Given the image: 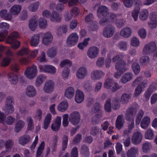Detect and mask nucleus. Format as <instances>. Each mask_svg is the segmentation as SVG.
<instances>
[{"label": "nucleus", "instance_id": "obj_20", "mask_svg": "<svg viewBox=\"0 0 157 157\" xmlns=\"http://www.w3.org/2000/svg\"><path fill=\"white\" fill-rule=\"evenodd\" d=\"M40 41V35L38 34H36L31 37L30 41V44L32 47H36L39 44Z\"/></svg>", "mask_w": 157, "mask_h": 157}, {"label": "nucleus", "instance_id": "obj_31", "mask_svg": "<svg viewBox=\"0 0 157 157\" xmlns=\"http://www.w3.org/2000/svg\"><path fill=\"white\" fill-rule=\"evenodd\" d=\"M47 78V76L43 75H38L37 77L35 85L36 86H40L43 82Z\"/></svg>", "mask_w": 157, "mask_h": 157}, {"label": "nucleus", "instance_id": "obj_50", "mask_svg": "<svg viewBox=\"0 0 157 157\" xmlns=\"http://www.w3.org/2000/svg\"><path fill=\"white\" fill-rule=\"evenodd\" d=\"M4 110L6 113L10 114L14 112V109L13 105H5Z\"/></svg>", "mask_w": 157, "mask_h": 157}, {"label": "nucleus", "instance_id": "obj_33", "mask_svg": "<svg viewBox=\"0 0 157 157\" xmlns=\"http://www.w3.org/2000/svg\"><path fill=\"white\" fill-rule=\"evenodd\" d=\"M146 83H142L141 84V86L139 85L136 88L134 92V97H137L142 92V88L145 87Z\"/></svg>", "mask_w": 157, "mask_h": 157}, {"label": "nucleus", "instance_id": "obj_56", "mask_svg": "<svg viewBox=\"0 0 157 157\" xmlns=\"http://www.w3.org/2000/svg\"><path fill=\"white\" fill-rule=\"evenodd\" d=\"M39 25L40 28L44 29L46 28L48 25L47 20L43 18H40L39 20Z\"/></svg>", "mask_w": 157, "mask_h": 157}, {"label": "nucleus", "instance_id": "obj_4", "mask_svg": "<svg viewBox=\"0 0 157 157\" xmlns=\"http://www.w3.org/2000/svg\"><path fill=\"white\" fill-rule=\"evenodd\" d=\"M38 72L37 67L35 65L27 68L24 72L25 76L29 79H33L37 75Z\"/></svg>", "mask_w": 157, "mask_h": 157}, {"label": "nucleus", "instance_id": "obj_13", "mask_svg": "<svg viewBox=\"0 0 157 157\" xmlns=\"http://www.w3.org/2000/svg\"><path fill=\"white\" fill-rule=\"evenodd\" d=\"M115 32V28L112 25H108L105 27L103 31V36L106 38H109L113 35Z\"/></svg>", "mask_w": 157, "mask_h": 157}, {"label": "nucleus", "instance_id": "obj_39", "mask_svg": "<svg viewBox=\"0 0 157 157\" xmlns=\"http://www.w3.org/2000/svg\"><path fill=\"white\" fill-rule=\"evenodd\" d=\"M114 82V80L110 78H108L105 80L104 84V86L106 89H109L113 86Z\"/></svg>", "mask_w": 157, "mask_h": 157}, {"label": "nucleus", "instance_id": "obj_51", "mask_svg": "<svg viewBox=\"0 0 157 157\" xmlns=\"http://www.w3.org/2000/svg\"><path fill=\"white\" fill-rule=\"evenodd\" d=\"M154 133L151 129H148L146 130L144 135L146 139L151 140L154 138Z\"/></svg>", "mask_w": 157, "mask_h": 157}, {"label": "nucleus", "instance_id": "obj_9", "mask_svg": "<svg viewBox=\"0 0 157 157\" xmlns=\"http://www.w3.org/2000/svg\"><path fill=\"white\" fill-rule=\"evenodd\" d=\"M105 75V73L103 71L95 70L91 73L90 77L93 80L96 81L101 79Z\"/></svg>", "mask_w": 157, "mask_h": 157}, {"label": "nucleus", "instance_id": "obj_3", "mask_svg": "<svg viewBox=\"0 0 157 157\" xmlns=\"http://www.w3.org/2000/svg\"><path fill=\"white\" fill-rule=\"evenodd\" d=\"M139 108V107L138 105H134L128 109L125 113L126 120L128 121H134V117Z\"/></svg>", "mask_w": 157, "mask_h": 157}, {"label": "nucleus", "instance_id": "obj_43", "mask_svg": "<svg viewBox=\"0 0 157 157\" xmlns=\"http://www.w3.org/2000/svg\"><path fill=\"white\" fill-rule=\"evenodd\" d=\"M57 53V49L54 47L49 48L47 52V54L48 56L51 58H53L55 56Z\"/></svg>", "mask_w": 157, "mask_h": 157}, {"label": "nucleus", "instance_id": "obj_11", "mask_svg": "<svg viewBox=\"0 0 157 157\" xmlns=\"http://www.w3.org/2000/svg\"><path fill=\"white\" fill-rule=\"evenodd\" d=\"M87 74L88 71L86 68L84 67H82L77 70L76 75L78 79H82L85 78Z\"/></svg>", "mask_w": 157, "mask_h": 157}, {"label": "nucleus", "instance_id": "obj_6", "mask_svg": "<svg viewBox=\"0 0 157 157\" xmlns=\"http://www.w3.org/2000/svg\"><path fill=\"white\" fill-rule=\"evenodd\" d=\"M78 36L76 33H72L67 38L66 41L67 45L69 46L75 45L78 42Z\"/></svg>", "mask_w": 157, "mask_h": 157}, {"label": "nucleus", "instance_id": "obj_8", "mask_svg": "<svg viewBox=\"0 0 157 157\" xmlns=\"http://www.w3.org/2000/svg\"><path fill=\"white\" fill-rule=\"evenodd\" d=\"M69 119L70 123L73 125L77 124L79 123L80 119L79 113L77 111L72 112L70 114Z\"/></svg>", "mask_w": 157, "mask_h": 157}, {"label": "nucleus", "instance_id": "obj_5", "mask_svg": "<svg viewBox=\"0 0 157 157\" xmlns=\"http://www.w3.org/2000/svg\"><path fill=\"white\" fill-rule=\"evenodd\" d=\"M10 28L9 24L6 22H2L0 24V41H4L8 34L7 29Z\"/></svg>", "mask_w": 157, "mask_h": 157}, {"label": "nucleus", "instance_id": "obj_15", "mask_svg": "<svg viewBox=\"0 0 157 157\" xmlns=\"http://www.w3.org/2000/svg\"><path fill=\"white\" fill-rule=\"evenodd\" d=\"M109 10L107 7L104 6H101L98 8L97 10V16L99 18L102 17H106L108 15Z\"/></svg>", "mask_w": 157, "mask_h": 157}, {"label": "nucleus", "instance_id": "obj_18", "mask_svg": "<svg viewBox=\"0 0 157 157\" xmlns=\"http://www.w3.org/2000/svg\"><path fill=\"white\" fill-rule=\"evenodd\" d=\"M31 139L29 135L25 134L19 138L18 142L21 145L25 146L29 142Z\"/></svg>", "mask_w": 157, "mask_h": 157}, {"label": "nucleus", "instance_id": "obj_25", "mask_svg": "<svg viewBox=\"0 0 157 157\" xmlns=\"http://www.w3.org/2000/svg\"><path fill=\"white\" fill-rule=\"evenodd\" d=\"M123 115L121 114L118 115L117 118L116 122V128L120 129L123 127L124 122V119H123Z\"/></svg>", "mask_w": 157, "mask_h": 157}, {"label": "nucleus", "instance_id": "obj_17", "mask_svg": "<svg viewBox=\"0 0 157 157\" xmlns=\"http://www.w3.org/2000/svg\"><path fill=\"white\" fill-rule=\"evenodd\" d=\"M25 94L27 96L29 97L35 96L36 94V88L32 85L28 86L26 89Z\"/></svg>", "mask_w": 157, "mask_h": 157}, {"label": "nucleus", "instance_id": "obj_32", "mask_svg": "<svg viewBox=\"0 0 157 157\" xmlns=\"http://www.w3.org/2000/svg\"><path fill=\"white\" fill-rule=\"evenodd\" d=\"M0 16L6 20L10 21L12 18L11 15L7 13V10H2L0 12Z\"/></svg>", "mask_w": 157, "mask_h": 157}, {"label": "nucleus", "instance_id": "obj_60", "mask_svg": "<svg viewBox=\"0 0 157 157\" xmlns=\"http://www.w3.org/2000/svg\"><path fill=\"white\" fill-rule=\"evenodd\" d=\"M28 123V128L29 130H32L34 128L33 121L31 117H28L26 119Z\"/></svg>", "mask_w": 157, "mask_h": 157}, {"label": "nucleus", "instance_id": "obj_36", "mask_svg": "<svg viewBox=\"0 0 157 157\" xmlns=\"http://www.w3.org/2000/svg\"><path fill=\"white\" fill-rule=\"evenodd\" d=\"M148 15L149 13L148 10L146 9H143L140 12L139 18L142 21H145L147 19Z\"/></svg>", "mask_w": 157, "mask_h": 157}, {"label": "nucleus", "instance_id": "obj_26", "mask_svg": "<svg viewBox=\"0 0 157 157\" xmlns=\"http://www.w3.org/2000/svg\"><path fill=\"white\" fill-rule=\"evenodd\" d=\"M9 81L13 84H16L18 81V76L17 75L12 72H10L8 74Z\"/></svg>", "mask_w": 157, "mask_h": 157}, {"label": "nucleus", "instance_id": "obj_55", "mask_svg": "<svg viewBox=\"0 0 157 157\" xmlns=\"http://www.w3.org/2000/svg\"><path fill=\"white\" fill-rule=\"evenodd\" d=\"M140 10V7H135L134 9L132 11V16L134 21H137L138 18V13Z\"/></svg>", "mask_w": 157, "mask_h": 157}, {"label": "nucleus", "instance_id": "obj_49", "mask_svg": "<svg viewBox=\"0 0 157 157\" xmlns=\"http://www.w3.org/2000/svg\"><path fill=\"white\" fill-rule=\"evenodd\" d=\"M15 121V118L14 117L10 115L5 119L4 123H6L8 125H11L14 123Z\"/></svg>", "mask_w": 157, "mask_h": 157}, {"label": "nucleus", "instance_id": "obj_7", "mask_svg": "<svg viewBox=\"0 0 157 157\" xmlns=\"http://www.w3.org/2000/svg\"><path fill=\"white\" fill-rule=\"evenodd\" d=\"M99 49L97 47L92 46L90 48L87 50V55L90 59H94L98 55Z\"/></svg>", "mask_w": 157, "mask_h": 157}, {"label": "nucleus", "instance_id": "obj_62", "mask_svg": "<svg viewBox=\"0 0 157 157\" xmlns=\"http://www.w3.org/2000/svg\"><path fill=\"white\" fill-rule=\"evenodd\" d=\"M149 27L151 29H155L157 26V21L155 19L151 17V21L148 23Z\"/></svg>", "mask_w": 157, "mask_h": 157}, {"label": "nucleus", "instance_id": "obj_16", "mask_svg": "<svg viewBox=\"0 0 157 157\" xmlns=\"http://www.w3.org/2000/svg\"><path fill=\"white\" fill-rule=\"evenodd\" d=\"M61 118L60 117L57 116L55 119L54 122L51 126L52 130L54 131H58L60 128L61 124Z\"/></svg>", "mask_w": 157, "mask_h": 157}, {"label": "nucleus", "instance_id": "obj_2", "mask_svg": "<svg viewBox=\"0 0 157 157\" xmlns=\"http://www.w3.org/2000/svg\"><path fill=\"white\" fill-rule=\"evenodd\" d=\"M142 52L144 55H149L153 53V57H157V47L155 42H152L146 44Z\"/></svg>", "mask_w": 157, "mask_h": 157}, {"label": "nucleus", "instance_id": "obj_44", "mask_svg": "<svg viewBox=\"0 0 157 157\" xmlns=\"http://www.w3.org/2000/svg\"><path fill=\"white\" fill-rule=\"evenodd\" d=\"M44 142H42L38 147L36 153V157H43L42 153L44 148Z\"/></svg>", "mask_w": 157, "mask_h": 157}, {"label": "nucleus", "instance_id": "obj_22", "mask_svg": "<svg viewBox=\"0 0 157 157\" xmlns=\"http://www.w3.org/2000/svg\"><path fill=\"white\" fill-rule=\"evenodd\" d=\"M84 95L81 90H78L75 93V100L76 102L78 103H81L84 100Z\"/></svg>", "mask_w": 157, "mask_h": 157}, {"label": "nucleus", "instance_id": "obj_46", "mask_svg": "<svg viewBox=\"0 0 157 157\" xmlns=\"http://www.w3.org/2000/svg\"><path fill=\"white\" fill-rule=\"evenodd\" d=\"M29 49L26 47H23L22 48L19 50L16 53L17 56H24L29 54Z\"/></svg>", "mask_w": 157, "mask_h": 157}, {"label": "nucleus", "instance_id": "obj_42", "mask_svg": "<svg viewBox=\"0 0 157 157\" xmlns=\"http://www.w3.org/2000/svg\"><path fill=\"white\" fill-rule=\"evenodd\" d=\"M119 100L120 98L119 97H116L112 100V106L113 109L116 110L119 108L120 105Z\"/></svg>", "mask_w": 157, "mask_h": 157}, {"label": "nucleus", "instance_id": "obj_59", "mask_svg": "<svg viewBox=\"0 0 157 157\" xmlns=\"http://www.w3.org/2000/svg\"><path fill=\"white\" fill-rule=\"evenodd\" d=\"M132 68L136 75H138L140 71L139 65L136 63H134L132 65Z\"/></svg>", "mask_w": 157, "mask_h": 157}, {"label": "nucleus", "instance_id": "obj_53", "mask_svg": "<svg viewBox=\"0 0 157 157\" xmlns=\"http://www.w3.org/2000/svg\"><path fill=\"white\" fill-rule=\"evenodd\" d=\"M90 38H85L83 41L79 43L78 45V48L81 50H83L88 44Z\"/></svg>", "mask_w": 157, "mask_h": 157}, {"label": "nucleus", "instance_id": "obj_28", "mask_svg": "<svg viewBox=\"0 0 157 157\" xmlns=\"http://www.w3.org/2000/svg\"><path fill=\"white\" fill-rule=\"evenodd\" d=\"M75 94V90L74 88L70 87L67 88L64 93L65 97L68 99L72 98Z\"/></svg>", "mask_w": 157, "mask_h": 157}, {"label": "nucleus", "instance_id": "obj_35", "mask_svg": "<svg viewBox=\"0 0 157 157\" xmlns=\"http://www.w3.org/2000/svg\"><path fill=\"white\" fill-rule=\"evenodd\" d=\"M19 37V36L17 32H13L7 37L6 40V43H10L12 40H16L15 39Z\"/></svg>", "mask_w": 157, "mask_h": 157}, {"label": "nucleus", "instance_id": "obj_24", "mask_svg": "<svg viewBox=\"0 0 157 157\" xmlns=\"http://www.w3.org/2000/svg\"><path fill=\"white\" fill-rule=\"evenodd\" d=\"M21 7L20 5H14L10 9V15H12L17 16L20 13Z\"/></svg>", "mask_w": 157, "mask_h": 157}, {"label": "nucleus", "instance_id": "obj_48", "mask_svg": "<svg viewBox=\"0 0 157 157\" xmlns=\"http://www.w3.org/2000/svg\"><path fill=\"white\" fill-rule=\"evenodd\" d=\"M72 65V62L70 60L65 59L62 60L60 64V66L61 67H70Z\"/></svg>", "mask_w": 157, "mask_h": 157}, {"label": "nucleus", "instance_id": "obj_64", "mask_svg": "<svg viewBox=\"0 0 157 157\" xmlns=\"http://www.w3.org/2000/svg\"><path fill=\"white\" fill-rule=\"evenodd\" d=\"M68 141V136L67 135H64L62 143V149L63 150H64L67 147Z\"/></svg>", "mask_w": 157, "mask_h": 157}, {"label": "nucleus", "instance_id": "obj_34", "mask_svg": "<svg viewBox=\"0 0 157 157\" xmlns=\"http://www.w3.org/2000/svg\"><path fill=\"white\" fill-rule=\"evenodd\" d=\"M62 19V17L57 13L54 12L50 16L51 21L52 22H59Z\"/></svg>", "mask_w": 157, "mask_h": 157}, {"label": "nucleus", "instance_id": "obj_52", "mask_svg": "<svg viewBox=\"0 0 157 157\" xmlns=\"http://www.w3.org/2000/svg\"><path fill=\"white\" fill-rule=\"evenodd\" d=\"M130 44L132 46L137 47L140 44V40L137 38L135 37H133L131 39Z\"/></svg>", "mask_w": 157, "mask_h": 157}, {"label": "nucleus", "instance_id": "obj_38", "mask_svg": "<svg viewBox=\"0 0 157 157\" xmlns=\"http://www.w3.org/2000/svg\"><path fill=\"white\" fill-rule=\"evenodd\" d=\"M128 42L122 40L118 42L117 44L118 48L121 50L126 51L128 48Z\"/></svg>", "mask_w": 157, "mask_h": 157}, {"label": "nucleus", "instance_id": "obj_10", "mask_svg": "<svg viewBox=\"0 0 157 157\" xmlns=\"http://www.w3.org/2000/svg\"><path fill=\"white\" fill-rule=\"evenodd\" d=\"M55 83L52 80L46 81L43 88V91L47 93H50L53 92L54 90Z\"/></svg>", "mask_w": 157, "mask_h": 157}, {"label": "nucleus", "instance_id": "obj_58", "mask_svg": "<svg viewBox=\"0 0 157 157\" xmlns=\"http://www.w3.org/2000/svg\"><path fill=\"white\" fill-rule=\"evenodd\" d=\"M10 43H7L11 44V48L14 50L18 48L20 46V42L17 40H12Z\"/></svg>", "mask_w": 157, "mask_h": 157}, {"label": "nucleus", "instance_id": "obj_21", "mask_svg": "<svg viewBox=\"0 0 157 157\" xmlns=\"http://www.w3.org/2000/svg\"><path fill=\"white\" fill-rule=\"evenodd\" d=\"M133 77V74L131 72H127L124 74L121 78L120 81L122 83H126L130 81Z\"/></svg>", "mask_w": 157, "mask_h": 157}, {"label": "nucleus", "instance_id": "obj_29", "mask_svg": "<svg viewBox=\"0 0 157 157\" xmlns=\"http://www.w3.org/2000/svg\"><path fill=\"white\" fill-rule=\"evenodd\" d=\"M68 107V104L66 101H63L61 102L57 107L58 110L60 112H64L66 111Z\"/></svg>", "mask_w": 157, "mask_h": 157}, {"label": "nucleus", "instance_id": "obj_57", "mask_svg": "<svg viewBox=\"0 0 157 157\" xmlns=\"http://www.w3.org/2000/svg\"><path fill=\"white\" fill-rule=\"evenodd\" d=\"M105 59L102 57H99L97 60L96 65L99 68L102 67L105 64Z\"/></svg>", "mask_w": 157, "mask_h": 157}, {"label": "nucleus", "instance_id": "obj_12", "mask_svg": "<svg viewBox=\"0 0 157 157\" xmlns=\"http://www.w3.org/2000/svg\"><path fill=\"white\" fill-rule=\"evenodd\" d=\"M143 135L142 134L139 132H134L132 137V143L135 145L140 144L142 140Z\"/></svg>", "mask_w": 157, "mask_h": 157}, {"label": "nucleus", "instance_id": "obj_54", "mask_svg": "<svg viewBox=\"0 0 157 157\" xmlns=\"http://www.w3.org/2000/svg\"><path fill=\"white\" fill-rule=\"evenodd\" d=\"M152 147L151 144L149 142H146L144 143L142 146V150L144 152L147 153L148 152Z\"/></svg>", "mask_w": 157, "mask_h": 157}, {"label": "nucleus", "instance_id": "obj_27", "mask_svg": "<svg viewBox=\"0 0 157 157\" xmlns=\"http://www.w3.org/2000/svg\"><path fill=\"white\" fill-rule=\"evenodd\" d=\"M138 152L137 148L132 147L127 151V157H136L138 155Z\"/></svg>", "mask_w": 157, "mask_h": 157}, {"label": "nucleus", "instance_id": "obj_30", "mask_svg": "<svg viewBox=\"0 0 157 157\" xmlns=\"http://www.w3.org/2000/svg\"><path fill=\"white\" fill-rule=\"evenodd\" d=\"M150 122V118L147 116H145L142 119L140 123L141 127L143 129H146Z\"/></svg>", "mask_w": 157, "mask_h": 157}, {"label": "nucleus", "instance_id": "obj_61", "mask_svg": "<svg viewBox=\"0 0 157 157\" xmlns=\"http://www.w3.org/2000/svg\"><path fill=\"white\" fill-rule=\"evenodd\" d=\"M100 128L98 126H94L90 130V134L94 136L98 135L99 132Z\"/></svg>", "mask_w": 157, "mask_h": 157}, {"label": "nucleus", "instance_id": "obj_47", "mask_svg": "<svg viewBox=\"0 0 157 157\" xmlns=\"http://www.w3.org/2000/svg\"><path fill=\"white\" fill-rule=\"evenodd\" d=\"M81 87L86 91H90L92 90L93 87L88 81H85L81 85Z\"/></svg>", "mask_w": 157, "mask_h": 157}, {"label": "nucleus", "instance_id": "obj_19", "mask_svg": "<svg viewBox=\"0 0 157 157\" xmlns=\"http://www.w3.org/2000/svg\"><path fill=\"white\" fill-rule=\"evenodd\" d=\"M132 33V29L130 28L126 27L121 29L120 32V35L123 37L127 38L131 36Z\"/></svg>", "mask_w": 157, "mask_h": 157}, {"label": "nucleus", "instance_id": "obj_14", "mask_svg": "<svg viewBox=\"0 0 157 157\" xmlns=\"http://www.w3.org/2000/svg\"><path fill=\"white\" fill-rule=\"evenodd\" d=\"M53 40V36L50 32L46 33L42 38V42L43 44L47 45L51 43Z\"/></svg>", "mask_w": 157, "mask_h": 157}, {"label": "nucleus", "instance_id": "obj_45", "mask_svg": "<svg viewBox=\"0 0 157 157\" xmlns=\"http://www.w3.org/2000/svg\"><path fill=\"white\" fill-rule=\"evenodd\" d=\"M131 97V95L127 93H123L121 97V101L123 104L128 103L129 99Z\"/></svg>", "mask_w": 157, "mask_h": 157}, {"label": "nucleus", "instance_id": "obj_63", "mask_svg": "<svg viewBox=\"0 0 157 157\" xmlns=\"http://www.w3.org/2000/svg\"><path fill=\"white\" fill-rule=\"evenodd\" d=\"M19 62L23 64L27 65L31 62L30 59L29 57H22L19 59Z\"/></svg>", "mask_w": 157, "mask_h": 157}, {"label": "nucleus", "instance_id": "obj_1", "mask_svg": "<svg viewBox=\"0 0 157 157\" xmlns=\"http://www.w3.org/2000/svg\"><path fill=\"white\" fill-rule=\"evenodd\" d=\"M129 56L124 53H121L114 56L112 58L113 62L116 63L115 68L119 71L115 73L114 77L119 78L121 74L127 71L128 68L126 67L127 64L125 60L129 61Z\"/></svg>", "mask_w": 157, "mask_h": 157}, {"label": "nucleus", "instance_id": "obj_37", "mask_svg": "<svg viewBox=\"0 0 157 157\" xmlns=\"http://www.w3.org/2000/svg\"><path fill=\"white\" fill-rule=\"evenodd\" d=\"M67 27L66 25L58 27L56 31V34L57 36H60L63 34L67 32Z\"/></svg>", "mask_w": 157, "mask_h": 157}, {"label": "nucleus", "instance_id": "obj_23", "mask_svg": "<svg viewBox=\"0 0 157 157\" xmlns=\"http://www.w3.org/2000/svg\"><path fill=\"white\" fill-rule=\"evenodd\" d=\"M25 125V122L22 120H19L17 121L15 124L14 131L16 132H18L21 131Z\"/></svg>", "mask_w": 157, "mask_h": 157}, {"label": "nucleus", "instance_id": "obj_40", "mask_svg": "<svg viewBox=\"0 0 157 157\" xmlns=\"http://www.w3.org/2000/svg\"><path fill=\"white\" fill-rule=\"evenodd\" d=\"M37 26V21L36 18H33L30 19L29 22V26L31 31H34Z\"/></svg>", "mask_w": 157, "mask_h": 157}, {"label": "nucleus", "instance_id": "obj_41", "mask_svg": "<svg viewBox=\"0 0 157 157\" xmlns=\"http://www.w3.org/2000/svg\"><path fill=\"white\" fill-rule=\"evenodd\" d=\"M80 152L82 156L84 157H88L90 155L89 148L85 145H83L81 146Z\"/></svg>", "mask_w": 157, "mask_h": 157}]
</instances>
